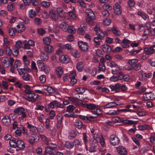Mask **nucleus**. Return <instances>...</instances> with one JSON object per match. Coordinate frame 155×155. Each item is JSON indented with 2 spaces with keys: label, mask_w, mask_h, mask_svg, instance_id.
Segmentation results:
<instances>
[{
  "label": "nucleus",
  "mask_w": 155,
  "mask_h": 155,
  "mask_svg": "<svg viewBox=\"0 0 155 155\" xmlns=\"http://www.w3.org/2000/svg\"><path fill=\"white\" fill-rule=\"evenodd\" d=\"M14 112L15 114L21 115L18 118L20 121L23 120L24 119L27 117V115L25 112V109L22 107H19L15 109L14 110Z\"/></svg>",
  "instance_id": "1"
},
{
  "label": "nucleus",
  "mask_w": 155,
  "mask_h": 155,
  "mask_svg": "<svg viewBox=\"0 0 155 155\" xmlns=\"http://www.w3.org/2000/svg\"><path fill=\"white\" fill-rule=\"evenodd\" d=\"M85 12L87 17L86 18V22L89 24H90L95 19V15L93 11L90 8H87Z\"/></svg>",
  "instance_id": "2"
},
{
  "label": "nucleus",
  "mask_w": 155,
  "mask_h": 155,
  "mask_svg": "<svg viewBox=\"0 0 155 155\" xmlns=\"http://www.w3.org/2000/svg\"><path fill=\"white\" fill-rule=\"evenodd\" d=\"M25 98L30 102H35L38 99V95L33 92L29 95L26 96Z\"/></svg>",
  "instance_id": "3"
},
{
  "label": "nucleus",
  "mask_w": 155,
  "mask_h": 155,
  "mask_svg": "<svg viewBox=\"0 0 155 155\" xmlns=\"http://www.w3.org/2000/svg\"><path fill=\"white\" fill-rule=\"evenodd\" d=\"M37 64L39 68L42 71H43L45 73H48L49 72V69L48 68H45V64L44 62L41 60H38Z\"/></svg>",
  "instance_id": "4"
},
{
  "label": "nucleus",
  "mask_w": 155,
  "mask_h": 155,
  "mask_svg": "<svg viewBox=\"0 0 155 155\" xmlns=\"http://www.w3.org/2000/svg\"><path fill=\"white\" fill-rule=\"evenodd\" d=\"M110 141L111 145L113 146H116L119 143L120 140L115 135H112L110 137Z\"/></svg>",
  "instance_id": "5"
},
{
  "label": "nucleus",
  "mask_w": 155,
  "mask_h": 155,
  "mask_svg": "<svg viewBox=\"0 0 155 155\" xmlns=\"http://www.w3.org/2000/svg\"><path fill=\"white\" fill-rule=\"evenodd\" d=\"M78 45L80 48L83 51H87L88 49V46L86 42L80 41L78 42Z\"/></svg>",
  "instance_id": "6"
},
{
  "label": "nucleus",
  "mask_w": 155,
  "mask_h": 155,
  "mask_svg": "<svg viewBox=\"0 0 155 155\" xmlns=\"http://www.w3.org/2000/svg\"><path fill=\"white\" fill-rule=\"evenodd\" d=\"M143 99L144 100H152L154 98L153 94L151 92L146 93L143 95Z\"/></svg>",
  "instance_id": "7"
},
{
  "label": "nucleus",
  "mask_w": 155,
  "mask_h": 155,
  "mask_svg": "<svg viewBox=\"0 0 155 155\" xmlns=\"http://www.w3.org/2000/svg\"><path fill=\"white\" fill-rule=\"evenodd\" d=\"M38 137L37 135L32 134L30 137L29 141L31 144H33L38 140Z\"/></svg>",
  "instance_id": "8"
},
{
  "label": "nucleus",
  "mask_w": 155,
  "mask_h": 155,
  "mask_svg": "<svg viewBox=\"0 0 155 155\" xmlns=\"http://www.w3.org/2000/svg\"><path fill=\"white\" fill-rule=\"evenodd\" d=\"M16 145L17 147L19 148V150H23L25 147L24 142L21 140H17Z\"/></svg>",
  "instance_id": "9"
},
{
  "label": "nucleus",
  "mask_w": 155,
  "mask_h": 155,
  "mask_svg": "<svg viewBox=\"0 0 155 155\" xmlns=\"http://www.w3.org/2000/svg\"><path fill=\"white\" fill-rule=\"evenodd\" d=\"M120 5L118 3H116L114 6V13L117 15H119L121 14V12L120 9Z\"/></svg>",
  "instance_id": "10"
},
{
  "label": "nucleus",
  "mask_w": 155,
  "mask_h": 155,
  "mask_svg": "<svg viewBox=\"0 0 155 155\" xmlns=\"http://www.w3.org/2000/svg\"><path fill=\"white\" fill-rule=\"evenodd\" d=\"M120 84L119 83H117L114 85H110L109 86L111 91H115L116 92L119 91L120 88Z\"/></svg>",
  "instance_id": "11"
},
{
  "label": "nucleus",
  "mask_w": 155,
  "mask_h": 155,
  "mask_svg": "<svg viewBox=\"0 0 155 155\" xmlns=\"http://www.w3.org/2000/svg\"><path fill=\"white\" fill-rule=\"evenodd\" d=\"M49 14L51 18L53 20H58V17L55 11L53 10H51L49 12Z\"/></svg>",
  "instance_id": "12"
},
{
  "label": "nucleus",
  "mask_w": 155,
  "mask_h": 155,
  "mask_svg": "<svg viewBox=\"0 0 155 155\" xmlns=\"http://www.w3.org/2000/svg\"><path fill=\"white\" fill-rule=\"evenodd\" d=\"M2 63L4 67L8 68L9 66V61L8 58L7 57H3L2 59Z\"/></svg>",
  "instance_id": "13"
},
{
  "label": "nucleus",
  "mask_w": 155,
  "mask_h": 155,
  "mask_svg": "<svg viewBox=\"0 0 155 155\" xmlns=\"http://www.w3.org/2000/svg\"><path fill=\"white\" fill-rule=\"evenodd\" d=\"M2 121L3 124L6 126H8L11 124L10 119L8 116L4 117L2 119Z\"/></svg>",
  "instance_id": "14"
},
{
  "label": "nucleus",
  "mask_w": 155,
  "mask_h": 155,
  "mask_svg": "<svg viewBox=\"0 0 155 155\" xmlns=\"http://www.w3.org/2000/svg\"><path fill=\"white\" fill-rule=\"evenodd\" d=\"M82 106L84 107H86L88 109H91L92 110V111L94 110L95 109V108L97 106L96 105L92 104H89L84 103L82 104Z\"/></svg>",
  "instance_id": "15"
},
{
  "label": "nucleus",
  "mask_w": 155,
  "mask_h": 155,
  "mask_svg": "<svg viewBox=\"0 0 155 155\" xmlns=\"http://www.w3.org/2000/svg\"><path fill=\"white\" fill-rule=\"evenodd\" d=\"M53 147L50 148L49 147H47L45 148V152L48 155L52 154L54 153V148L56 146L54 145Z\"/></svg>",
  "instance_id": "16"
},
{
  "label": "nucleus",
  "mask_w": 155,
  "mask_h": 155,
  "mask_svg": "<svg viewBox=\"0 0 155 155\" xmlns=\"http://www.w3.org/2000/svg\"><path fill=\"white\" fill-rule=\"evenodd\" d=\"M60 60L61 62L67 63L70 61V59L66 55H62L60 58Z\"/></svg>",
  "instance_id": "17"
},
{
  "label": "nucleus",
  "mask_w": 155,
  "mask_h": 155,
  "mask_svg": "<svg viewBox=\"0 0 155 155\" xmlns=\"http://www.w3.org/2000/svg\"><path fill=\"white\" fill-rule=\"evenodd\" d=\"M97 35V36L94 37V39L101 42L102 40L104 39L105 35L107 34L105 33H100V34H99V33Z\"/></svg>",
  "instance_id": "18"
},
{
  "label": "nucleus",
  "mask_w": 155,
  "mask_h": 155,
  "mask_svg": "<svg viewBox=\"0 0 155 155\" xmlns=\"http://www.w3.org/2000/svg\"><path fill=\"white\" fill-rule=\"evenodd\" d=\"M102 49L104 52H110L111 50L110 47L108 44H105L102 46Z\"/></svg>",
  "instance_id": "19"
},
{
  "label": "nucleus",
  "mask_w": 155,
  "mask_h": 155,
  "mask_svg": "<svg viewBox=\"0 0 155 155\" xmlns=\"http://www.w3.org/2000/svg\"><path fill=\"white\" fill-rule=\"evenodd\" d=\"M87 29L86 26L83 25L78 28V29L77 32L80 34L84 35L85 33V31Z\"/></svg>",
  "instance_id": "20"
},
{
  "label": "nucleus",
  "mask_w": 155,
  "mask_h": 155,
  "mask_svg": "<svg viewBox=\"0 0 155 155\" xmlns=\"http://www.w3.org/2000/svg\"><path fill=\"white\" fill-rule=\"evenodd\" d=\"M132 111V112H135L134 110H132L131 109H129L128 110L126 109H123L121 110L118 109L117 110V111H115L114 112L110 113V114L108 113V114H109L110 115H115L117 114H118L120 111L122 112H128V111Z\"/></svg>",
  "instance_id": "21"
},
{
  "label": "nucleus",
  "mask_w": 155,
  "mask_h": 155,
  "mask_svg": "<svg viewBox=\"0 0 155 155\" xmlns=\"http://www.w3.org/2000/svg\"><path fill=\"white\" fill-rule=\"evenodd\" d=\"M118 104L114 102H110L104 106V108H111L116 107Z\"/></svg>",
  "instance_id": "22"
},
{
  "label": "nucleus",
  "mask_w": 155,
  "mask_h": 155,
  "mask_svg": "<svg viewBox=\"0 0 155 155\" xmlns=\"http://www.w3.org/2000/svg\"><path fill=\"white\" fill-rule=\"evenodd\" d=\"M17 28L18 29L16 30L17 32H23L25 29V28L24 26V25L21 23L19 24L17 26Z\"/></svg>",
  "instance_id": "23"
},
{
  "label": "nucleus",
  "mask_w": 155,
  "mask_h": 155,
  "mask_svg": "<svg viewBox=\"0 0 155 155\" xmlns=\"http://www.w3.org/2000/svg\"><path fill=\"white\" fill-rule=\"evenodd\" d=\"M100 107L97 105L94 110L92 111V112L94 114H96L97 116H98L102 113V111L100 109Z\"/></svg>",
  "instance_id": "24"
},
{
  "label": "nucleus",
  "mask_w": 155,
  "mask_h": 155,
  "mask_svg": "<svg viewBox=\"0 0 155 155\" xmlns=\"http://www.w3.org/2000/svg\"><path fill=\"white\" fill-rule=\"evenodd\" d=\"M118 151L119 153L121 155H126L127 153L126 149L123 146L120 147Z\"/></svg>",
  "instance_id": "25"
},
{
  "label": "nucleus",
  "mask_w": 155,
  "mask_h": 155,
  "mask_svg": "<svg viewBox=\"0 0 155 155\" xmlns=\"http://www.w3.org/2000/svg\"><path fill=\"white\" fill-rule=\"evenodd\" d=\"M128 63L132 69H135V68L136 67V59H134L129 60Z\"/></svg>",
  "instance_id": "26"
},
{
  "label": "nucleus",
  "mask_w": 155,
  "mask_h": 155,
  "mask_svg": "<svg viewBox=\"0 0 155 155\" xmlns=\"http://www.w3.org/2000/svg\"><path fill=\"white\" fill-rule=\"evenodd\" d=\"M56 74L58 78H61L63 74V71L61 67H58L56 69Z\"/></svg>",
  "instance_id": "27"
},
{
  "label": "nucleus",
  "mask_w": 155,
  "mask_h": 155,
  "mask_svg": "<svg viewBox=\"0 0 155 155\" xmlns=\"http://www.w3.org/2000/svg\"><path fill=\"white\" fill-rule=\"evenodd\" d=\"M65 32L70 33L74 34L76 32V30L73 26H69L68 25L67 28V30Z\"/></svg>",
  "instance_id": "28"
},
{
  "label": "nucleus",
  "mask_w": 155,
  "mask_h": 155,
  "mask_svg": "<svg viewBox=\"0 0 155 155\" xmlns=\"http://www.w3.org/2000/svg\"><path fill=\"white\" fill-rule=\"evenodd\" d=\"M84 64L81 61L78 62L77 64V68L79 71H81L83 69Z\"/></svg>",
  "instance_id": "29"
},
{
  "label": "nucleus",
  "mask_w": 155,
  "mask_h": 155,
  "mask_svg": "<svg viewBox=\"0 0 155 155\" xmlns=\"http://www.w3.org/2000/svg\"><path fill=\"white\" fill-rule=\"evenodd\" d=\"M22 77L23 80L26 81H29L31 78L30 75L26 72L24 74Z\"/></svg>",
  "instance_id": "30"
},
{
  "label": "nucleus",
  "mask_w": 155,
  "mask_h": 155,
  "mask_svg": "<svg viewBox=\"0 0 155 155\" xmlns=\"http://www.w3.org/2000/svg\"><path fill=\"white\" fill-rule=\"evenodd\" d=\"M58 14L59 16L61 18H63L64 17L65 13L63 10L61 8H58L57 9Z\"/></svg>",
  "instance_id": "31"
},
{
  "label": "nucleus",
  "mask_w": 155,
  "mask_h": 155,
  "mask_svg": "<svg viewBox=\"0 0 155 155\" xmlns=\"http://www.w3.org/2000/svg\"><path fill=\"white\" fill-rule=\"evenodd\" d=\"M58 104V102L56 101H54L50 103L48 105V107L49 108H53L54 107H57V105Z\"/></svg>",
  "instance_id": "32"
},
{
  "label": "nucleus",
  "mask_w": 155,
  "mask_h": 155,
  "mask_svg": "<svg viewBox=\"0 0 155 155\" xmlns=\"http://www.w3.org/2000/svg\"><path fill=\"white\" fill-rule=\"evenodd\" d=\"M40 57L41 59L44 61H47L49 57L47 53L42 52L40 54Z\"/></svg>",
  "instance_id": "33"
},
{
  "label": "nucleus",
  "mask_w": 155,
  "mask_h": 155,
  "mask_svg": "<svg viewBox=\"0 0 155 155\" xmlns=\"http://www.w3.org/2000/svg\"><path fill=\"white\" fill-rule=\"evenodd\" d=\"M74 125L75 127L78 129H81L84 126L82 123L81 121L79 120H76Z\"/></svg>",
  "instance_id": "34"
},
{
  "label": "nucleus",
  "mask_w": 155,
  "mask_h": 155,
  "mask_svg": "<svg viewBox=\"0 0 155 155\" xmlns=\"http://www.w3.org/2000/svg\"><path fill=\"white\" fill-rule=\"evenodd\" d=\"M17 140L16 139L11 140L9 142V143L10 146L14 148L16 147V142Z\"/></svg>",
  "instance_id": "35"
},
{
  "label": "nucleus",
  "mask_w": 155,
  "mask_h": 155,
  "mask_svg": "<svg viewBox=\"0 0 155 155\" xmlns=\"http://www.w3.org/2000/svg\"><path fill=\"white\" fill-rule=\"evenodd\" d=\"M27 124H28V125L27 127V128L29 129L31 131H32L33 133L36 132L37 130V129L36 127L29 124L28 122Z\"/></svg>",
  "instance_id": "36"
},
{
  "label": "nucleus",
  "mask_w": 155,
  "mask_h": 155,
  "mask_svg": "<svg viewBox=\"0 0 155 155\" xmlns=\"http://www.w3.org/2000/svg\"><path fill=\"white\" fill-rule=\"evenodd\" d=\"M73 146L74 143L72 142L68 141L66 142L64 144V146L68 149L72 148Z\"/></svg>",
  "instance_id": "37"
},
{
  "label": "nucleus",
  "mask_w": 155,
  "mask_h": 155,
  "mask_svg": "<svg viewBox=\"0 0 155 155\" xmlns=\"http://www.w3.org/2000/svg\"><path fill=\"white\" fill-rule=\"evenodd\" d=\"M45 50L48 53L52 52L54 50L53 47L51 45H48L45 47Z\"/></svg>",
  "instance_id": "38"
},
{
  "label": "nucleus",
  "mask_w": 155,
  "mask_h": 155,
  "mask_svg": "<svg viewBox=\"0 0 155 155\" xmlns=\"http://www.w3.org/2000/svg\"><path fill=\"white\" fill-rule=\"evenodd\" d=\"M36 15V12L32 9L30 10L28 12V16L31 18L35 17Z\"/></svg>",
  "instance_id": "39"
},
{
  "label": "nucleus",
  "mask_w": 155,
  "mask_h": 155,
  "mask_svg": "<svg viewBox=\"0 0 155 155\" xmlns=\"http://www.w3.org/2000/svg\"><path fill=\"white\" fill-rule=\"evenodd\" d=\"M68 25L64 22H62L60 25V27L64 31H65L67 30V28Z\"/></svg>",
  "instance_id": "40"
},
{
  "label": "nucleus",
  "mask_w": 155,
  "mask_h": 155,
  "mask_svg": "<svg viewBox=\"0 0 155 155\" xmlns=\"http://www.w3.org/2000/svg\"><path fill=\"white\" fill-rule=\"evenodd\" d=\"M146 90V88L144 87H142L140 89L139 88L136 89V94H142Z\"/></svg>",
  "instance_id": "41"
},
{
  "label": "nucleus",
  "mask_w": 155,
  "mask_h": 155,
  "mask_svg": "<svg viewBox=\"0 0 155 155\" xmlns=\"http://www.w3.org/2000/svg\"><path fill=\"white\" fill-rule=\"evenodd\" d=\"M138 30L140 32L143 31L144 30V26L141 24L137 23L136 24Z\"/></svg>",
  "instance_id": "42"
},
{
  "label": "nucleus",
  "mask_w": 155,
  "mask_h": 155,
  "mask_svg": "<svg viewBox=\"0 0 155 155\" xmlns=\"http://www.w3.org/2000/svg\"><path fill=\"white\" fill-rule=\"evenodd\" d=\"M43 41L44 43L48 45H50L51 39L48 37H44L43 38Z\"/></svg>",
  "instance_id": "43"
},
{
  "label": "nucleus",
  "mask_w": 155,
  "mask_h": 155,
  "mask_svg": "<svg viewBox=\"0 0 155 155\" xmlns=\"http://www.w3.org/2000/svg\"><path fill=\"white\" fill-rule=\"evenodd\" d=\"M4 48L6 54L8 55L11 56L12 53V51L10 48L7 46H4Z\"/></svg>",
  "instance_id": "44"
},
{
  "label": "nucleus",
  "mask_w": 155,
  "mask_h": 155,
  "mask_svg": "<svg viewBox=\"0 0 155 155\" xmlns=\"http://www.w3.org/2000/svg\"><path fill=\"white\" fill-rule=\"evenodd\" d=\"M112 31L113 33L116 35H119L120 34V32L117 29V28L115 27H113L112 28Z\"/></svg>",
  "instance_id": "45"
},
{
  "label": "nucleus",
  "mask_w": 155,
  "mask_h": 155,
  "mask_svg": "<svg viewBox=\"0 0 155 155\" xmlns=\"http://www.w3.org/2000/svg\"><path fill=\"white\" fill-rule=\"evenodd\" d=\"M7 8L9 11H13L15 8L14 4L12 2H9L8 4Z\"/></svg>",
  "instance_id": "46"
},
{
  "label": "nucleus",
  "mask_w": 155,
  "mask_h": 155,
  "mask_svg": "<svg viewBox=\"0 0 155 155\" xmlns=\"http://www.w3.org/2000/svg\"><path fill=\"white\" fill-rule=\"evenodd\" d=\"M137 15L141 16L144 20L147 19V16L146 14L141 11H139L137 12Z\"/></svg>",
  "instance_id": "47"
},
{
  "label": "nucleus",
  "mask_w": 155,
  "mask_h": 155,
  "mask_svg": "<svg viewBox=\"0 0 155 155\" xmlns=\"http://www.w3.org/2000/svg\"><path fill=\"white\" fill-rule=\"evenodd\" d=\"M94 30L96 32L97 34H98L99 33V34H100V33H105L107 34V33L105 32H103L101 29L98 26H97V25L96 26L95 28H94Z\"/></svg>",
  "instance_id": "48"
},
{
  "label": "nucleus",
  "mask_w": 155,
  "mask_h": 155,
  "mask_svg": "<svg viewBox=\"0 0 155 155\" xmlns=\"http://www.w3.org/2000/svg\"><path fill=\"white\" fill-rule=\"evenodd\" d=\"M76 91L77 92H79L78 94H82L85 92V90L84 87H81L77 88Z\"/></svg>",
  "instance_id": "49"
},
{
  "label": "nucleus",
  "mask_w": 155,
  "mask_h": 155,
  "mask_svg": "<svg viewBox=\"0 0 155 155\" xmlns=\"http://www.w3.org/2000/svg\"><path fill=\"white\" fill-rule=\"evenodd\" d=\"M143 71L142 70L136 72V74L137 75L139 79L140 80L143 79Z\"/></svg>",
  "instance_id": "50"
},
{
  "label": "nucleus",
  "mask_w": 155,
  "mask_h": 155,
  "mask_svg": "<svg viewBox=\"0 0 155 155\" xmlns=\"http://www.w3.org/2000/svg\"><path fill=\"white\" fill-rule=\"evenodd\" d=\"M107 65L110 67H115L117 66V64H116L114 62L112 61H110L107 62Z\"/></svg>",
  "instance_id": "51"
},
{
  "label": "nucleus",
  "mask_w": 155,
  "mask_h": 155,
  "mask_svg": "<svg viewBox=\"0 0 155 155\" xmlns=\"http://www.w3.org/2000/svg\"><path fill=\"white\" fill-rule=\"evenodd\" d=\"M57 123H61L63 119V116L60 114H59L56 116Z\"/></svg>",
  "instance_id": "52"
},
{
  "label": "nucleus",
  "mask_w": 155,
  "mask_h": 155,
  "mask_svg": "<svg viewBox=\"0 0 155 155\" xmlns=\"http://www.w3.org/2000/svg\"><path fill=\"white\" fill-rule=\"evenodd\" d=\"M122 122L125 124H127L129 125L134 124L135 122L134 121L130 120H125L122 121Z\"/></svg>",
  "instance_id": "53"
},
{
  "label": "nucleus",
  "mask_w": 155,
  "mask_h": 155,
  "mask_svg": "<svg viewBox=\"0 0 155 155\" xmlns=\"http://www.w3.org/2000/svg\"><path fill=\"white\" fill-rule=\"evenodd\" d=\"M14 65V68H17L21 67V64L19 60H17L15 61Z\"/></svg>",
  "instance_id": "54"
},
{
  "label": "nucleus",
  "mask_w": 155,
  "mask_h": 155,
  "mask_svg": "<svg viewBox=\"0 0 155 155\" xmlns=\"http://www.w3.org/2000/svg\"><path fill=\"white\" fill-rule=\"evenodd\" d=\"M23 60L25 64L27 65H29L30 62L29 61L27 58V57L26 55H24L23 57Z\"/></svg>",
  "instance_id": "55"
},
{
  "label": "nucleus",
  "mask_w": 155,
  "mask_h": 155,
  "mask_svg": "<svg viewBox=\"0 0 155 155\" xmlns=\"http://www.w3.org/2000/svg\"><path fill=\"white\" fill-rule=\"evenodd\" d=\"M143 107L142 106H139L138 105H136V112L138 113L144 111Z\"/></svg>",
  "instance_id": "56"
},
{
  "label": "nucleus",
  "mask_w": 155,
  "mask_h": 155,
  "mask_svg": "<svg viewBox=\"0 0 155 155\" xmlns=\"http://www.w3.org/2000/svg\"><path fill=\"white\" fill-rule=\"evenodd\" d=\"M40 104V102H38L36 103L37 107L35 108L36 110H42L44 109V106H41Z\"/></svg>",
  "instance_id": "57"
},
{
  "label": "nucleus",
  "mask_w": 155,
  "mask_h": 155,
  "mask_svg": "<svg viewBox=\"0 0 155 155\" xmlns=\"http://www.w3.org/2000/svg\"><path fill=\"white\" fill-rule=\"evenodd\" d=\"M99 71H104L106 69L104 64H101L100 63H99Z\"/></svg>",
  "instance_id": "58"
},
{
  "label": "nucleus",
  "mask_w": 155,
  "mask_h": 155,
  "mask_svg": "<svg viewBox=\"0 0 155 155\" xmlns=\"http://www.w3.org/2000/svg\"><path fill=\"white\" fill-rule=\"evenodd\" d=\"M41 4L43 6L46 8L49 7L50 5V3L45 1H42L41 2Z\"/></svg>",
  "instance_id": "59"
},
{
  "label": "nucleus",
  "mask_w": 155,
  "mask_h": 155,
  "mask_svg": "<svg viewBox=\"0 0 155 155\" xmlns=\"http://www.w3.org/2000/svg\"><path fill=\"white\" fill-rule=\"evenodd\" d=\"M27 41H23V43L24 45V46L23 48L25 49H30V45H29L27 43Z\"/></svg>",
  "instance_id": "60"
},
{
  "label": "nucleus",
  "mask_w": 155,
  "mask_h": 155,
  "mask_svg": "<svg viewBox=\"0 0 155 155\" xmlns=\"http://www.w3.org/2000/svg\"><path fill=\"white\" fill-rule=\"evenodd\" d=\"M72 55L75 58H78L79 55L78 52L76 50H74L72 51Z\"/></svg>",
  "instance_id": "61"
},
{
  "label": "nucleus",
  "mask_w": 155,
  "mask_h": 155,
  "mask_svg": "<svg viewBox=\"0 0 155 155\" xmlns=\"http://www.w3.org/2000/svg\"><path fill=\"white\" fill-rule=\"evenodd\" d=\"M78 2L82 7L85 8L86 7V4L83 0H77Z\"/></svg>",
  "instance_id": "62"
},
{
  "label": "nucleus",
  "mask_w": 155,
  "mask_h": 155,
  "mask_svg": "<svg viewBox=\"0 0 155 155\" xmlns=\"http://www.w3.org/2000/svg\"><path fill=\"white\" fill-rule=\"evenodd\" d=\"M39 80L41 83H44L46 81V76L44 75H42L39 77Z\"/></svg>",
  "instance_id": "63"
},
{
  "label": "nucleus",
  "mask_w": 155,
  "mask_h": 155,
  "mask_svg": "<svg viewBox=\"0 0 155 155\" xmlns=\"http://www.w3.org/2000/svg\"><path fill=\"white\" fill-rule=\"evenodd\" d=\"M8 33L10 35L13 36L15 35V31L13 28H10L8 30Z\"/></svg>",
  "instance_id": "64"
}]
</instances>
